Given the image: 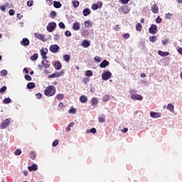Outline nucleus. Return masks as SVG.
Listing matches in <instances>:
<instances>
[{
    "label": "nucleus",
    "mask_w": 182,
    "mask_h": 182,
    "mask_svg": "<svg viewBox=\"0 0 182 182\" xmlns=\"http://www.w3.org/2000/svg\"><path fill=\"white\" fill-rule=\"evenodd\" d=\"M55 93H56V87H55L54 85L48 86L44 91V95L46 96H48V97H50V96H54Z\"/></svg>",
    "instance_id": "1"
},
{
    "label": "nucleus",
    "mask_w": 182,
    "mask_h": 182,
    "mask_svg": "<svg viewBox=\"0 0 182 182\" xmlns=\"http://www.w3.org/2000/svg\"><path fill=\"white\" fill-rule=\"evenodd\" d=\"M11 123V118L6 119L3 122L0 124V129L3 130L4 129H6L8 126H9Z\"/></svg>",
    "instance_id": "2"
},
{
    "label": "nucleus",
    "mask_w": 182,
    "mask_h": 182,
    "mask_svg": "<svg viewBox=\"0 0 182 182\" xmlns=\"http://www.w3.org/2000/svg\"><path fill=\"white\" fill-rule=\"evenodd\" d=\"M112 77V73L110 71H105L102 74V80H109Z\"/></svg>",
    "instance_id": "3"
},
{
    "label": "nucleus",
    "mask_w": 182,
    "mask_h": 182,
    "mask_svg": "<svg viewBox=\"0 0 182 182\" xmlns=\"http://www.w3.org/2000/svg\"><path fill=\"white\" fill-rule=\"evenodd\" d=\"M157 26L155 24H151L150 28H149V32L151 35H156V33H157Z\"/></svg>",
    "instance_id": "4"
},
{
    "label": "nucleus",
    "mask_w": 182,
    "mask_h": 182,
    "mask_svg": "<svg viewBox=\"0 0 182 182\" xmlns=\"http://www.w3.org/2000/svg\"><path fill=\"white\" fill-rule=\"evenodd\" d=\"M55 28H56V23L50 22L47 26V31L48 32H53V31H55Z\"/></svg>",
    "instance_id": "5"
},
{
    "label": "nucleus",
    "mask_w": 182,
    "mask_h": 182,
    "mask_svg": "<svg viewBox=\"0 0 182 182\" xmlns=\"http://www.w3.org/2000/svg\"><path fill=\"white\" fill-rule=\"evenodd\" d=\"M59 49V46H58L57 44L51 45L50 46V52H52V53H57Z\"/></svg>",
    "instance_id": "6"
},
{
    "label": "nucleus",
    "mask_w": 182,
    "mask_h": 182,
    "mask_svg": "<svg viewBox=\"0 0 182 182\" xmlns=\"http://www.w3.org/2000/svg\"><path fill=\"white\" fill-rule=\"evenodd\" d=\"M131 99L132 100H139L141 101L143 100V96L138 95V94H132L131 95Z\"/></svg>",
    "instance_id": "7"
},
{
    "label": "nucleus",
    "mask_w": 182,
    "mask_h": 182,
    "mask_svg": "<svg viewBox=\"0 0 182 182\" xmlns=\"http://www.w3.org/2000/svg\"><path fill=\"white\" fill-rule=\"evenodd\" d=\"M48 48H42L41 49V55L43 58V59L46 60L48 59V57L46 55H48Z\"/></svg>",
    "instance_id": "8"
},
{
    "label": "nucleus",
    "mask_w": 182,
    "mask_h": 182,
    "mask_svg": "<svg viewBox=\"0 0 182 182\" xmlns=\"http://www.w3.org/2000/svg\"><path fill=\"white\" fill-rule=\"evenodd\" d=\"M150 116L153 119H159V117H161V113L160 112H150Z\"/></svg>",
    "instance_id": "9"
},
{
    "label": "nucleus",
    "mask_w": 182,
    "mask_h": 182,
    "mask_svg": "<svg viewBox=\"0 0 182 182\" xmlns=\"http://www.w3.org/2000/svg\"><path fill=\"white\" fill-rule=\"evenodd\" d=\"M54 68L56 70H60V69H62V63H60V61H55L54 63Z\"/></svg>",
    "instance_id": "10"
},
{
    "label": "nucleus",
    "mask_w": 182,
    "mask_h": 182,
    "mask_svg": "<svg viewBox=\"0 0 182 182\" xmlns=\"http://www.w3.org/2000/svg\"><path fill=\"white\" fill-rule=\"evenodd\" d=\"M73 29L74 31H79L80 29V23L79 22H75L73 24Z\"/></svg>",
    "instance_id": "11"
},
{
    "label": "nucleus",
    "mask_w": 182,
    "mask_h": 182,
    "mask_svg": "<svg viewBox=\"0 0 182 182\" xmlns=\"http://www.w3.org/2000/svg\"><path fill=\"white\" fill-rule=\"evenodd\" d=\"M151 11L153 14H157L159 12V6L157 4H154L151 6Z\"/></svg>",
    "instance_id": "12"
},
{
    "label": "nucleus",
    "mask_w": 182,
    "mask_h": 182,
    "mask_svg": "<svg viewBox=\"0 0 182 182\" xmlns=\"http://www.w3.org/2000/svg\"><path fill=\"white\" fill-rule=\"evenodd\" d=\"M21 45L23 46H29V39L24 38L22 41H21Z\"/></svg>",
    "instance_id": "13"
},
{
    "label": "nucleus",
    "mask_w": 182,
    "mask_h": 182,
    "mask_svg": "<svg viewBox=\"0 0 182 182\" xmlns=\"http://www.w3.org/2000/svg\"><path fill=\"white\" fill-rule=\"evenodd\" d=\"M42 65L45 69H49L50 68V63L48 60L42 61Z\"/></svg>",
    "instance_id": "14"
},
{
    "label": "nucleus",
    "mask_w": 182,
    "mask_h": 182,
    "mask_svg": "<svg viewBox=\"0 0 182 182\" xmlns=\"http://www.w3.org/2000/svg\"><path fill=\"white\" fill-rule=\"evenodd\" d=\"M109 61L107 60H104L100 64V67L102 68H106V66H109Z\"/></svg>",
    "instance_id": "15"
},
{
    "label": "nucleus",
    "mask_w": 182,
    "mask_h": 182,
    "mask_svg": "<svg viewBox=\"0 0 182 182\" xmlns=\"http://www.w3.org/2000/svg\"><path fill=\"white\" fill-rule=\"evenodd\" d=\"M28 168L29 171H36V170H38V165L33 164L31 166H28Z\"/></svg>",
    "instance_id": "16"
},
{
    "label": "nucleus",
    "mask_w": 182,
    "mask_h": 182,
    "mask_svg": "<svg viewBox=\"0 0 182 182\" xmlns=\"http://www.w3.org/2000/svg\"><path fill=\"white\" fill-rule=\"evenodd\" d=\"M34 36L36 38V39H39L40 41H43L45 39V36H43V35L38 33H35Z\"/></svg>",
    "instance_id": "17"
},
{
    "label": "nucleus",
    "mask_w": 182,
    "mask_h": 182,
    "mask_svg": "<svg viewBox=\"0 0 182 182\" xmlns=\"http://www.w3.org/2000/svg\"><path fill=\"white\" fill-rule=\"evenodd\" d=\"M81 45L83 46V48H89V46H90V42H89L87 40H84Z\"/></svg>",
    "instance_id": "18"
},
{
    "label": "nucleus",
    "mask_w": 182,
    "mask_h": 182,
    "mask_svg": "<svg viewBox=\"0 0 182 182\" xmlns=\"http://www.w3.org/2000/svg\"><path fill=\"white\" fill-rule=\"evenodd\" d=\"M158 55H159V56H162V57L168 56L170 55V53H168V52H163L161 50H159L158 51Z\"/></svg>",
    "instance_id": "19"
},
{
    "label": "nucleus",
    "mask_w": 182,
    "mask_h": 182,
    "mask_svg": "<svg viewBox=\"0 0 182 182\" xmlns=\"http://www.w3.org/2000/svg\"><path fill=\"white\" fill-rule=\"evenodd\" d=\"M80 102L81 103H87V97L85 95L80 97Z\"/></svg>",
    "instance_id": "20"
},
{
    "label": "nucleus",
    "mask_w": 182,
    "mask_h": 182,
    "mask_svg": "<svg viewBox=\"0 0 182 182\" xmlns=\"http://www.w3.org/2000/svg\"><path fill=\"white\" fill-rule=\"evenodd\" d=\"M167 109L169 110V112H171V113H174V105H173L171 103H169L167 106Z\"/></svg>",
    "instance_id": "21"
},
{
    "label": "nucleus",
    "mask_w": 182,
    "mask_h": 182,
    "mask_svg": "<svg viewBox=\"0 0 182 182\" xmlns=\"http://www.w3.org/2000/svg\"><path fill=\"white\" fill-rule=\"evenodd\" d=\"M91 13L90 9H85L82 11L84 16H87V15H90Z\"/></svg>",
    "instance_id": "22"
},
{
    "label": "nucleus",
    "mask_w": 182,
    "mask_h": 182,
    "mask_svg": "<svg viewBox=\"0 0 182 182\" xmlns=\"http://www.w3.org/2000/svg\"><path fill=\"white\" fill-rule=\"evenodd\" d=\"M53 6L56 9L62 8V4H60L59 1H54Z\"/></svg>",
    "instance_id": "23"
},
{
    "label": "nucleus",
    "mask_w": 182,
    "mask_h": 182,
    "mask_svg": "<svg viewBox=\"0 0 182 182\" xmlns=\"http://www.w3.org/2000/svg\"><path fill=\"white\" fill-rule=\"evenodd\" d=\"M59 76H60V74H59V73H58V72H55V73H53L52 75H50L48 76V77L52 79V78H55V77H59Z\"/></svg>",
    "instance_id": "24"
},
{
    "label": "nucleus",
    "mask_w": 182,
    "mask_h": 182,
    "mask_svg": "<svg viewBox=\"0 0 182 182\" xmlns=\"http://www.w3.org/2000/svg\"><path fill=\"white\" fill-rule=\"evenodd\" d=\"M28 89H34V87H36V85L34 82H29L27 84Z\"/></svg>",
    "instance_id": "25"
},
{
    "label": "nucleus",
    "mask_w": 182,
    "mask_h": 182,
    "mask_svg": "<svg viewBox=\"0 0 182 182\" xmlns=\"http://www.w3.org/2000/svg\"><path fill=\"white\" fill-rule=\"evenodd\" d=\"M91 102H92V106L95 107V106H97V99L96 97H93L92 100H91Z\"/></svg>",
    "instance_id": "26"
},
{
    "label": "nucleus",
    "mask_w": 182,
    "mask_h": 182,
    "mask_svg": "<svg viewBox=\"0 0 182 182\" xmlns=\"http://www.w3.org/2000/svg\"><path fill=\"white\" fill-rule=\"evenodd\" d=\"M143 26H141V23H137L136 25V30L138 31V32H141Z\"/></svg>",
    "instance_id": "27"
},
{
    "label": "nucleus",
    "mask_w": 182,
    "mask_h": 182,
    "mask_svg": "<svg viewBox=\"0 0 182 182\" xmlns=\"http://www.w3.org/2000/svg\"><path fill=\"white\" fill-rule=\"evenodd\" d=\"M85 26H86V28H92V21H90V20H87L85 22Z\"/></svg>",
    "instance_id": "28"
},
{
    "label": "nucleus",
    "mask_w": 182,
    "mask_h": 182,
    "mask_svg": "<svg viewBox=\"0 0 182 182\" xmlns=\"http://www.w3.org/2000/svg\"><path fill=\"white\" fill-rule=\"evenodd\" d=\"M121 11L122 14H129V9H127V6H122Z\"/></svg>",
    "instance_id": "29"
},
{
    "label": "nucleus",
    "mask_w": 182,
    "mask_h": 182,
    "mask_svg": "<svg viewBox=\"0 0 182 182\" xmlns=\"http://www.w3.org/2000/svg\"><path fill=\"white\" fill-rule=\"evenodd\" d=\"M63 59L65 62H67L68 63H69V62L70 61V55H68V54H65L64 56H63Z\"/></svg>",
    "instance_id": "30"
},
{
    "label": "nucleus",
    "mask_w": 182,
    "mask_h": 182,
    "mask_svg": "<svg viewBox=\"0 0 182 182\" xmlns=\"http://www.w3.org/2000/svg\"><path fill=\"white\" fill-rule=\"evenodd\" d=\"M55 97L58 100H63L65 95H63V94H58Z\"/></svg>",
    "instance_id": "31"
},
{
    "label": "nucleus",
    "mask_w": 182,
    "mask_h": 182,
    "mask_svg": "<svg viewBox=\"0 0 182 182\" xmlns=\"http://www.w3.org/2000/svg\"><path fill=\"white\" fill-rule=\"evenodd\" d=\"M12 102V100H11V98L8 97V98H6L3 100V103L4 105H8L9 103H11Z\"/></svg>",
    "instance_id": "32"
},
{
    "label": "nucleus",
    "mask_w": 182,
    "mask_h": 182,
    "mask_svg": "<svg viewBox=\"0 0 182 182\" xmlns=\"http://www.w3.org/2000/svg\"><path fill=\"white\" fill-rule=\"evenodd\" d=\"M57 15L58 14H56V11H51L50 14V16L52 19H55V18H56Z\"/></svg>",
    "instance_id": "33"
},
{
    "label": "nucleus",
    "mask_w": 182,
    "mask_h": 182,
    "mask_svg": "<svg viewBox=\"0 0 182 182\" xmlns=\"http://www.w3.org/2000/svg\"><path fill=\"white\" fill-rule=\"evenodd\" d=\"M85 76H87V77H90V76H93V72H92V70H87L85 72Z\"/></svg>",
    "instance_id": "34"
},
{
    "label": "nucleus",
    "mask_w": 182,
    "mask_h": 182,
    "mask_svg": "<svg viewBox=\"0 0 182 182\" xmlns=\"http://www.w3.org/2000/svg\"><path fill=\"white\" fill-rule=\"evenodd\" d=\"M30 157L32 160H35L36 159V154L33 151L30 152Z\"/></svg>",
    "instance_id": "35"
},
{
    "label": "nucleus",
    "mask_w": 182,
    "mask_h": 182,
    "mask_svg": "<svg viewBox=\"0 0 182 182\" xmlns=\"http://www.w3.org/2000/svg\"><path fill=\"white\" fill-rule=\"evenodd\" d=\"M73 4L74 8H77V6H79V5H80V3L79 2V1L74 0V1H73Z\"/></svg>",
    "instance_id": "36"
},
{
    "label": "nucleus",
    "mask_w": 182,
    "mask_h": 182,
    "mask_svg": "<svg viewBox=\"0 0 182 182\" xmlns=\"http://www.w3.org/2000/svg\"><path fill=\"white\" fill-rule=\"evenodd\" d=\"M149 41H150V42H152V43L156 42V41H157V36H153L149 37Z\"/></svg>",
    "instance_id": "37"
},
{
    "label": "nucleus",
    "mask_w": 182,
    "mask_h": 182,
    "mask_svg": "<svg viewBox=\"0 0 182 182\" xmlns=\"http://www.w3.org/2000/svg\"><path fill=\"white\" fill-rule=\"evenodd\" d=\"M15 156H21L22 154V150L16 149L14 152Z\"/></svg>",
    "instance_id": "38"
},
{
    "label": "nucleus",
    "mask_w": 182,
    "mask_h": 182,
    "mask_svg": "<svg viewBox=\"0 0 182 182\" xmlns=\"http://www.w3.org/2000/svg\"><path fill=\"white\" fill-rule=\"evenodd\" d=\"M120 4H122V5H127L129 2H130V0H119Z\"/></svg>",
    "instance_id": "39"
},
{
    "label": "nucleus",
    "mask_w": 182,
    "mask_h": 182,
    "mask_svg": "<svg viewBox=\"0 0 182 182\" xmlns=\"http://www.w3.org/2000/svg\"><path fill=\"white\" fill-rule=\"evenodd\" d=\"M1 76H6L8 75V71L6 70H3L0 72Z\"/></svg>",
    "instance_id": "40"
},
{
    "label": "nucleus",
    "mask_w": 182,
    "mask_h": 182,
    "mask_svg": "<svg viewBox=\"0 0 182 182\" xmlns=\"http://www.w3.org/2000/svg\"><path fill=\"white\" fill-rule=\"evenodd\" d=\"M92 9L93 11H96V10L99 9V5H97L96 4H93L92 6Z\"/></svg>",
    "instance_id": "41"
},
{
    "label": "nucleus",
    "mask_w": 182,
    "mask_h": 182,
    "mask_svg": "<svg viewBox=\"0 0 182 182\" xmlns=\"http://www.w3.org/2000/svg\"><path fill=\"white\" fill-rule=\"evenodd\" d=\"M94 60H95V62H97V63H100V62H102V58L99 56H95L94 58Z\"/></svg>",
    "instance_id": "42"
},
{
    "label": "nucleus",
    "mask_w": 182,
    "mask_h": 182,
    "mask_svg": "<svg viewBox=\"0 0 182 182\" xmlns=\"http://www.w3.org/2000/svg\"><path fill=\"white\" fill-rule=\"evenodd\" d=\"M109 99H110V96L105 95L103 97V102H108V100H109Z\"/></svg>",
    "instance_id": "43"
},
{
    "label": "nucleus",
    "mask_w": 182,
    "mask_h": 182,
    "mask_svg": "<svg viewBox=\"0 0 182 182\" xmlns=\"http://www.w3.org/2000/svg\"><path fill=\"white\" fill-rule=\"evenodd\" d=\"M82 35L83 36H89V31L87 30H84L82 32Z\"/></svg>",
    "instance_id": "44"
},
{
    "label": "nucleus",
    "mask_w": 182,
    "mask_h": 182,
    "mask_svg": "<svg viewBox=\"0 0 182 182\" xmlns=\"http://www.w3.org/2000/svg\"><path fill=\"white\" fill-rule=\"evenodd\" d=\"M24 77H25L26 80H28V81L32 80V77H31V75H29L28 74H26Z\"/></svg>",
    "instance_id": "45"
},
{
    "label": "nucleus",
    "mask_w": 182,
    "mask_h": 182,
    "mask_svg": "<svg viewBox=\"0 0 182 182\" xmlns=\"http://www.w3.org/2000/svg\"><path fill=\"white\" fill-rule=\"evenodd\" d=\"M38 59V53H35L31 57V60H36Z\"/></svg>",
    "instance_id": "46"
},
{
    "label": "nucleus",
    "mask_w": 182,
    "mask_h": 182,
    "mask_svg": "<svg viewBox=\"0 0 182 182\" xmlns=\"http://www.w3.org/2000/svg\"><path fill=\"white\" fill-rule=\"evenodd\" d=\"M58 144H59V140L55 139V140L53 142L52 146H53V147H56V146H58Z\"/></svg>",
    "instance_id": "47"
},
{
    "label": "nucleus",
    "mask_w": 182,
    "mask_h": 182,
    "mask_svg": "<svg viewBox=\"0 0 182 182\" xmlns=\"http://www.w3.org/2000/svg\"><path fill=\"white\" fill-rule=\"evenodd\" d=\"M69 112H70V113H72L73 114H75V113H76V109H75V108H73V107H71V108L69 109Z\"/></svg>",
    "instance_id": "48"
},
{
    "label": "nucleus",
    "mask_w": 182,
    "mask_h": 182,
    "mask_svg": "<svg viewBox=\"0 0 182 182\" xmlns=\"http://www.w3.org/2000/svg\"><path fill=\"white\" fill-rule=\"evenodd\" d=\"M58 26L60 28H61L62 29H65V28H66V26H65V23H63V22H60L58 23Z\"/></svg>",
    "instance_id": "49"
},
{
    "label": "nucleus",
    "mask_w": 182,
    "mask_h": 182,
    "mask_svg": "<svg viewBox=\"0 0 182 182\" xmlns=\"http://www.w3.org/2000/svg\"><path fill=\"white\" fill-rule=\"evenodd\" d=\"M98 122H99L100 123H105V122H106V120L105 119L104 117H100L98 118Z\"/></svg>",
    "instance_id": "50"
},
{
    "label": "nucleus",
    "mask_w": 182,
    "mask_h": 182,
    "mask_svg": "<svg viewBox=\"0 0 182 182\" xmlns=\"http://www.w3.org/2000/svg\"><path fill=\"white\" fill-rule=\"evenodd\" d=\"M6 86H3L1 89H0V93H4L5 91L6 90Z\"/></svg>",
    "instance_id": "51"
},
{
    "label": "nucleus",
    "mask_w": 182,
    "mask_h": 182,
    "mask_svg": "<svg viewBox=\"0 0 182 182\" xmlns=\"http://www.w3.org/2000/svg\"><path fill=\"white\" fill-rule=\"evenodd\" d=\"M163 20L161 19V18L160 16H158L156 18V23H161V21Z\"/></svg>",
    "instance_id": "52"
},
{
    "label": "nucleus",
    "mask_w": 182,
    "mask_h": 182,
    "mask_svg": "<svg viewBox=\"0 0 182 182\" xmlns=\"http://www.w3.org/2000/svg\"><path fill=\"white\" fill-rule=\"evenodd\" d=\"M33 5V1L32 0L28 1H27V6H32Z\"/></svg>",
    "instance_id": "53"
},
{
    "label": "nucleus",
    "mask_w": 182,
    "mask_h": 182,
    "mask_svg": "<svg viewBox=\"0 0 182 182\" xmlns=\"http://www.w3.org/2000/svg\"><path fill=\"white\" fill-rule=\"evenodd\" d=\"M168 43V39L165 38L164 40L162 41V45L165 46V45H167Z\"/></svg>",
    "instance_id": "54"
},
{
    "label": "nucleus",
    "mask_w": 182,
    "mask_h": 182,
    "mask_svg": "<svg viewBox=\"0 0 182 182\" xmlns=\"http://www.w3.org/2000/svg\"><path fill=\"white\" fill-rule=\"evenodd\" d=\"M123 38L124 39H129V38H130V34L127 33L123 35Z\"/></svg>",
    "instance_id": "55"
},
{
    "label": "nucleus",
    "mask_w": 182,
    "mask_h": 182,
    "mask_svg": "<svg viewBox=\"0 0 182 182\" xmlns=\"http://www.w3.org/2000/svg\"><path fill=\"white\" fill-rule=\"evenodd\" d=\"M65 36H68V37L72 36V33H70V31H66L65 32Z\"/></svg>",
    "instance_id": "56"
},
{
    "label": "nucleus",
    "mask_w": 182,
    "mask_h": 182,
    "mask_svg": "<svg viewBox=\"0 0 182 182\" xmlns=\"http://www.w3.org/2000/svg\"><path fill=\"white\" fill-rule=\"evenodd\" d=\"M9 15H11V16H12L15 15V11L14 9H11L9 11Z\"/></svg>",
    "instance_id": "57"
},
{
    "label": "nucleus",
    "mask_w": 182,
    "mask_h": 182,
    "mask_svg": "<svg viewBox=\"0 0 182 182\" xmlns=\"http://www.w3.org/2000/svg\"><path fill=\"white\" fill-rule=\"evenodd\" d=\"M173 14H171L170 13H167L166 14V19H171V16H172Z\"/></svg>",
    "instance_id": "58"
},
{
    "label": "nucleus",
    "mask_w": 182,
    "mask_h": 182,
    "mask_svg": "<svg viewBox=\"0 0 182 182\" xmlns=\"http://www.w3.org/2000/svg\"><path fill=\"white\" fill-rule=\"evenodd\" d=\"M90 133H92L93 134H95L97 133L96 128H92L90 129Z\"/></svg>",
    "instance_id": "59"
},
{
    "label": "nucleus",
    "mask_w": 182,
    "mask_h": 182,
    "mask_svg": "<svg viewBox=\"0 0 182 182\" xmlns=\"http://www.w3.org/2000/svg\"><path fill=\"white\" fill-rule=\"evenodd\" d=\"M87 82H89V78H84L82 80V83H84L85 85H87Z\"/></svg>",
    "instance_id": "60"
},
{
    "label": "nucleus",
    "mask_w": 182,
    "mask_h": 182,
    "mask_svg": "<svg viewBox=\"0 0 182 182\" xmlns=\"http://www.w3.org/2000/svg\"><path fill=\"white\" fill-rule=\"evenodd\" d=\"M36 96L37 99H42V94H41V93H37L36 95Z\"/></svg>",
    "instance_id": "61"
},
{
    "label": "nucleus",
    "mask_w": 182,
    "mask_h": 182,
    "mask_svg": "<svg viewBox=\"0 0 182 182\" xmlns=\"http://www.w3.org/2000/svg\"><path fill=\"white\" fill-rule=\"evenodd\" d=\"M46 2L48 5H52V4H53V0H46Z\"/></svg>",
    "instance_id": "62"
},
{
    "label": "nucleus",
    "mask_w": 182,
    "mask_h": 182,
    "mask_svg": "<svg viewBox=\"0 0 182 182\" xmlns=\"http://www.w3.org/2000/svg\"><path fill=\"white\" fill-rule=\"evenodd\" d=\"M136 90H134V89H131V90H129V93H131V94H133V93H136Z\"/></svg>",
    "instance_id": "63"
},
{
    "label": "nucleus",
    "mask_w": 182,
    "mask_h": 182,
    "mask_svg": "<svg viewBox=\"0 0 182 182\" xmlns=\"http://www.w3.org/2000/svg\"><path fill=\"white\" fill-rule=\"evenodd\" d=\"M178 53H180V55H182V48H179L178 49Z\"/></svg>",
    "instance_id": "64"
}]
</instances>
